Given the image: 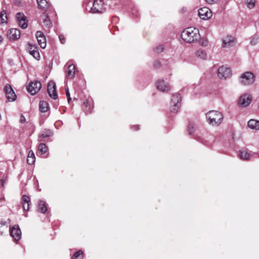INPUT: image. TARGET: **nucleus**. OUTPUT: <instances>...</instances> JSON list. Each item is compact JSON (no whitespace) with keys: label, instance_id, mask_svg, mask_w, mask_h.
I'll use <instances>...</instances> for the list:
<instances>
[{"label":"nucleus","instance_id":"nucleus-2","mask_svg":"<svg viewBox=\"0 0 259 259\" xmlns=\"http://www.w3.org/2000/svg\"><path fill=\"white\" fill-rule=\"evenodd\" d=\"M206 118L208 122L212 125H219L223 120V114L215 110L208 112L206 114Z\"/></svg>","mask_w":259,"mask_h":259},{"label":"nucleus","instance_id":"nucleus-3","mask_svg":"<svg viewBox=\"0 0 259 259\" xmlns=\"http://www.w3.org/2000/svg\"><path fill=\"white\" fill-rule=\"evenodd\" d=\"M181 96L178 93H174L171 97L170 110L171 112L177 113L181 106Z\"/></svg>","mask_w":259,"mask_h":259},{"label":"nucleus","instance_id":"nucleus-10","mask_svg":"<svg viewBox=\"0 0 259 259\" xmlns=\"http://www.w3.org/2000/svg\"><path fill=\"white\" fill-rule=\"evenodd\" d=\"M48 92L51 98L56 99L58 95L56 91V84L53 81H50L48 83Z\"/></svg>","mask_w":259,"mask_h":259},{"label":"nucleus","instance_id":"nucleus-36","mask_svg":"<svg viewBox=\"0 0 259 259\" xmlns=\"http://www.w3.org/2000/svg\"><path fill=\"white\" fill-rule=\"evenodd\" d=\"M258 36L257 35L253 36L250 40V44L251 45H255L258 42Z\"/></svg>","mask_w":259,"mask_h":259},{"label":"nucleus","instance_id":"nucleus-33","mask_svg":"<svg viewBox=\"0 0 259 259\" xmlns=\"http://www.w3.org/2000/svg\"><path fill=\"white\" fill-rule=\"evenodd\" d=\"M83 106L85 108L84 109L85 112H86V113L91 112L92 107L90 105H89L88 101H84L83 102Z\"/></svg>","mask_w":259,"mask_h":259},{"label":"nucleus","instance_id":"nucleus-14","mask_svg":"<svg viewBox=\"0 0 259 259\" xmlns=\"http://www.w3.org/2000/svg\"><path fill=\"white\" fill-rule=\"evenodd\" d=\"M10 234L16 240H19L21 236V232L18 225H14L10 230Z\"/></svg>","mask_w":259,"mask_h":259},{"label":"nucleus","instance_id":"nucleus-8","mask_svg":"<svg viewBox=\"0 0 259 259\" xmlns=\"http://www.w3.org/2000/svg\"><path fill=\"white\" fill-rule=\"evenodd\" d=\"M41 87V84L40 82L38 81L32 82L27 87V91L31 95H33L40 90Z\"/></svg>","mask_w":259,"mask_h":259},{"label":"nucleus","instance_id":"nucleus-19","mask_svg":"<svg viewBox=\"0 0 259 259\" xmlns=\"http://www.w3.org/2000/svg\"><path fill=\"white\" fill-rule=\"evenodd\" d=\"M195 56L198 59L205 60L207 59V54L205 51L199 49L195 52Z\"/></svg>","mask_w":259,"mask_h":259},{"label":"nucleus","instance_id":"nucleus-11","mask_svg":"<svg viewBox=\"0 0 259 259\" xmlns=\"http://www.w3.org/2000/svg\"><path fill=\"white\" fill-rule=\"evenodd\" d=\"M17 23L20 27L23 29H25L27 27V21L26 17L23 13H18L16 15Z\"/></svg>","mask_w":259,"mask_h":259},{"label":"nucleus","instance_id":"nucleus-7","mask_svg":"<svg viewBox=\"0 0 259 259\" xmlns=\"http://www.w3.org/2000/svg\"><path fill=\"white\" fill-rule=\"evenodd\" d=\"M4 91L9 101H14L16 100V95L11 85L7 84L4 88Z\"/></svg>","mask_w":259,"mask_h":259},{"label":"nucleus","instance_id":"nucleus-6","mask_svg":"<svg viewBox=\"0 0 259 259\" xmlns=\"http://www.w3.org/2000/svg\"><path fill=\"white\" fill-rule=\"evenodd\" d=\"M157 89L162 92H168L170 90V87L168 82L163 79H159L156 82Z\"/></svg>","mask_w":259,"mask_h":259},{"label":"nucleus","instance_id":"nucleus-42","mask_svg":"<svg viewBox=\"0 0 259 259\" xmlns=\"http://www.w3.org/2000/svg\"><path fill=\"white\" fill-rule=\"evenodd\" d=\"M25 120L26 119L25 117L23 115H21L20 119V122L24 123L25 121Z\"/></svg>","mask_w":259,"mask_h":259},{"label":"nucleus","instance_id":"nucleus-4","mask_svg":"<svg viewBox=\"0 0 259 259\" xmlns=\"http://www.w3.org/2000/svg\"><path fill=\"white\" fill-rule=\"evenodd\" d=\"M255 80V76L251 72H245L240 77V83L245 85L252 84Z\"/></svg>","mask_w":259,"mask_h":259},{"label":"nucleus","instance_id":"nucleus-31","mask_svg":"<svg viewBox=\"0 0 259 259\" xmlns=\"http://www.w3.org/2000/svg\"><path fill=\"white\" fill-rule=\"evenodd\" d=\"M1 23H6L7 21V16L6 12L5 10L2 11L0 13Z\"/></svg>","mask_w":259,"mask_h":259},{"label":"nucleus","instance_id":"nucleus-32","mask_svg":"<svg viewBox=\"0 0 259 259\" xmlns=\"http://www.w3.org/2000/svg\"><path fill=\"white\" fill-rule=\"evenodd\" d=\"M255 0H245V3L249 9H252L255 6Z\"/></svg>","mask_w":259,"mask_h":259},{"label":"nucleus","instance_id":"nucleus-13","mask_svg":"<svg viewBox=\"0 0 259 259\" xmlns=\"http://www.w3.org/2000/svg\"><path fill=\"white\" fill-rule=\"evenodd\" d=\"M36 37L38 45L42 49H45L46 47L47 42L46 37L42 32L37 31L36 32Z\"/></svg>","mask_w":259,"mask_h":259},{"label":"nucleus","instance_id":"nucleus-5","mask_svg":"<svg viewBox=\"0 0 259 259\" xmlns=\"http://www.w3.org/2000/svg\"><path fill=\"white\" fill-rule=\"evenodd\" d=\"M105 10L104 4L101 0L94 1L90 12L92 13H102Z\"/></svg>","mask_w":259,"mask_h":259},{"label":"nucleus","instance_id":"nucleus-12","mask_svg":"<svg viewBox=\"0 0 259 259\" xmlns=\"http://www.w3.org/2000/svg\"><path fill=\"white\" fill-rule=\"evenodd\" d=\"M199 17L203 20H207L212 16L211 11L207 7H203L200 9L198 11Z\"/></svg>","mask_w":259,"mask_h":259},{"label":"nucleus","instance_id":"nucleus-21","mask_svg":"<svg viewBox=\"0 0 259 259\" xmlns=\"http://www.w3.org/2000/svg\"><path fill=\"white\" fill-rule=\"evenodd\" d=\"M248 126L249 128L256 131L259 130V120L250 119L248 121Z\"/></svg>","mask_w":259,"mask_h":259},{"label":"nucleus","instance_id":"nucleus-35","mask_svg":"<svg viewBox=\"0 0 259 259\" xmlns=\"http://www.w3.org/2000/svg\"><path fill=\"white\" fill-rule=\"evenodd\" d=\"M83 252L81 250H78L76 251L73 255L72 256V259H77L78 257L81 255V257H83Z\"/></svg>","mask_w":259,"mask_h":259},{"label":"nucleus","instance_id":"nucleus-30","mask_svg":"<svg viewBox=\"0 0 259 259\" xmlns=\"http://www.w3.org/2000/svg\"><path fill=\"white\" fill-rule=\"evenodd\" d=\"M52 132L50 130H45L39 135V138H47L52 135Z\"/></svg>","mask_w":259,"mask_h":259},{"label":"nucleus","instance_id":"nucleus-18","mask_svg":"<svg viewBox=\"0 0 259 259\" xmlns=\"http://www.w3.org/2000/svg\"><path fill=\"white\" fill-rule=\"evenodd\" d=\"M28 50L29 51L30 54L34 58L37 60L39 59V53L37 48L35 46L29 44L28 47Z\"/></svg>","mask_w":259,"mask_h":259},{"label":"nucleus","instance_id":"nucleus-1","mask_svg":"<svg viewBox=\"0 0 259 259\" xmlns=\"http://www.w3.org/2000/svg\"><path fill=\"white\" fill-rule=\"evenodd\" d=\"M182 39L188 43H193L200 38L198 29L192 27L186 28L182 33Z\"/></svg>","mask_w":259,"mask_h":259},{"label":"nucleus","instance_id":"nucleus-15","mask_svg":"<svg viewBox=\"0 0 259 259\" xmlns=\"http://www.w3.org/2000/svg\"><path fill=\"white\" fill-rule=\"evenodd\" d=\"M251 98L249 95L244 94L240 97L239 104L243 107L248 106L251 102Z\"/></svg>","mask_w":259,"mask_h":259},{"label":"nucleus","instance_id":"nucleus-40","mask_svg":"<svg viewBox=\"0 0 259 259\" xmlns=\"http://www.w3.org/2000/svg\"><path fill=\"white\" fill-rule=\"evenodd\" d=\"M194 127L192 125H189L188 126V132L189 134H191L194 132Z\"/></svg>","mask_w":259,"mask_h":259},{"label":"nucleus","instance_id":"nucleus-39","mask_svg":"<svg viewBox=\"0 0 259 259\" xmlns=\"http://www.w3.org/2000/svg\"><path fill=\"white\" fill-rule=\"evenodd\" d=\"M59 38L60 39V42L62 44H64L65 41V37L63 34H60L59 36Z\"/></svg>","mask_w":259,"mask_h":259},{"label":"nucleus","instance_id":"nucleus-16","mask_svg":"<svg viewBox=\"0 0 259 259\" xmlns=\"http://www.w3.org/2000/svg\"><path fill=\"white\" fill-rule=\"evenodd\" d=\"M7 36L10 39H17L20 36V30L16 28L11 29L7 32Z\"/></svg>","mask_w":259,"mask_h":259},{"label":"nucleus","instance_id":"nucleus-43","mask_svg":"<svg viewBox=\"0 0 259 259\" xmlns=\"http://www.w3.org/2000/svg\"><path fill=\"white\" fill-rule=\"evenodd\" d=\"M208 42H207V40H205V41H203V42H201V45L202 46H204V47L207 46V45H208Z\"/></svg>","mask_w":259,"mask_h":259},{"label":"nucleus","instance_id":"nucleus-41","mask_svg":"<svg viewBox=\"0 0 259 259\" xmlns=\"http://www.w3.org/2000/svg\"><path fill=\"white\" fill-rule=\"evenodd\" d=\"M205 1L207 4L212 5L217 3L218 0H205Z\"/></svg>","mask_w":259,"mask_h":259},{"label":"nucleus","instance_id":"nucleus-20","mask_svg":"<svg viewBox=\"0 0 259 259\" xmlns=\"http://www.w3.org/2000/svg\"><path fill=\"white\" fill-rule=\"evenodd\" d=\"M23 208L24 211H28L30 203V198L27 195H23L22 198Z\"/></svg>","mask_w":259,"mask_h":259},{"label":"nucleus","instance_id":"nucleus-37","mask_svg":"<svg viewBox=\"0 0 259 259\" xmlns=\"http://www.w3.org/2000/svg\"><path fill=\"white\" fill-rule=\"evenodd\" d=\"M65 91H66V96H67V100H68V103L70 102L71 98L70 97V93H69V89L68 88H67L65 89Z\"/></svg>","mask_w":259,"mask_h":259},{"label":"nucleus","instance_id":"nucleus-26","mask_svg":"<svg viewBox=\"0 0 259 259\" xmlns=\"http://www.w3.org/2000/svg\"><path fill=\"white\" fill-rule=\"evenodd\" d=\"M39 109L41 112H46L49 109L48 104L45 101H42L39 102Z\"/></svg>","mask_w":259,"mask_h":259},{"label":"nucleus","instance_id":"nucleus-25","mask_svg":"<svg viewBox=\"0 0 259 259\" xmlns=\"http://www.w3.org/2000/svg\"><path fill=\"white\" fill-rule=\"evenodd\" d=\"M40 17L41 19L42 20L44 25L47 27H49L51 24V22L48 15L46 13H42Z\"/></svg>","mask_w":259,"mask_h":259},{"label":"nucleus","instance_id":"nucleus-34","mask_svg":"<svg viewBox=\"0 0 259 259\" xmlns=\"http://www.w3.org/2000/svg\"><path fill=\"white\" fill-rule=\"evenodd\" d=\"M164 46L163 45H160L158 46H157L155 49H154V52H156V53H160L161 52H163V51L164 50Z\"/></svg>","mask_w":259,"mask_h":259},{"label":"nucleus","instance_id":"nucleus-38","mask_svg":"<svg viewBox=\"0 0 259 259\" xmlns=\"http://www.w3.org/2000/svg\"><path fill=\"white\" fill-rule=\"evenodd\" d=\"M153 66L155 68H158L161 66V63L159 61H155L153 63Z\"/></svg>","mask_w":259,"mask_h":259},{"label":"nucleus","instance_id":"nucleus-24","mask_svg":"<svg viewBox=\"0 0 259 259\" xmlns=\"http://www.w3.org/2000/svg\"><path fill=\"white\" fill-rule=\"evenodd\" d=\"M35 155L33 152L32 150H30L28 152L27 158V162L28 164L32 165L34 163L35 161Z\"/></svg>","mask_w":259,"mask_h":259},{"label":"nucleus","instance_id":"nucleus-17","mask_svg":"<svg viewBox=\"0 0 259 259\" xmlns=\"http://www.w3.org/2000/svg\"><path fill=\"white\" fill-rule=\"evenodd\" d=\"M234 45V38L232 36H227L223 39L222 47L223 48H230Z\"/></svg>","mask_w":259,"mask_h":259},{"label":"nucleus","instance_id":"nucleus-23","mask_svg":"<svg viewBox=\"0 0 259 259\" xmlns=\"http://www.w3.org/2000/svg\"><path fill=\"white\" fill-rule=\"evenodd\" d=\"M47 210L45 202L44 201L39 200L38 203L37 211L44 213Z\"/></svg>","mask_w":259,"mask_h":259},{"label":"nucleus","instance_id":"nucleus-29","mask_svg":"<svg viewBox=\"0 0 259 259\" xmlns=\"http://www.w3.org/2000/svg\"><path fill=\"white\" fill-rule=\"evenodd\" d=\"M38 6L42 9L48 8V3L47 0H36Z\"/></svg>","mask_w":259,"mask_h":259},{"label":"nucleus","instance_id":"nucleus-9","mask_svg":"<svg viewBox=\"0 0 259 259\" xmlns=\"http://www.w3.org/2000/svg\"><path fill=\"white\" fill-rule=\"evenodd\" d=\"M218 76L220 78H227L231 76V70L229 68L224 66L220 67L218 69Z\"/></svg>","mask_w":259,"mask_h":259},{"label":"nucleus","instance_id":"nucleus-28","mask_svg":"<svg viewBox=\"0 0 259 259\" xmlns=\"http://www.w3.org/2000/svg\"><path fill=\"white\" fill-rule=\"evenodd\" d=\"M48 148L47 146L44 143H40L38 146V151L39 153L42 155L47 152Z\"/></svg>","mask_w":259,"mask_h":259},{"label":"nucleus","instance_id":"nucleus-27","mask_svg":"<svg viewBox=\"0 0 259 259\" xmlns=\"http://www.w3.org/2000/svg\"><path fill=\"white\" fill-rule=\"evenodd\" d=\"M239 156L241 159L248 160L250 158V154L246 151H240L239 152Z\"/></svg>","mask_w":259,"mask_h":259},{"label":"nucleus","instance_id":"nucleus-22","mask_svg":"<svg viewBox=\"0 0 259 259\" xmlns=\"http://www.w3.org/2000/svg\"><path fill=\"white\" fill-rule=\"evenodd\" d=\"M75 67L73 64L68 65L67 70V75L69 77L72 78L74 76Z\"/></svg>","mask_w":259,"mask_h":259},{"label":"nucleus","instance_id":"nucleus-44","mask_svg":"<svg viewBox=\"0 0 259 259\" xmlns=\"http://www.w3.org/2000/svg\"><path fill=\"white\" fill-rule=\"evenodd\" d=\"M3 41V37L0 35V44H1Z\"/></svg>","mask_w":259,"mask_h":259},{"label":"nucleus","instance_id":"nucleus-45","mask_svg":"<svg viewBox=\"0 0 259 259\" xmlns=\"http://www.w3.org/2000/svg\"><path fill=\"white\" fill-rule=\"evenodd\" d=\"M1 181H2V185H3V184H4V180H1Z\"/></svg>","mask_w":259,"mask_h":259}]
</instances>
